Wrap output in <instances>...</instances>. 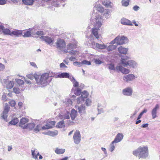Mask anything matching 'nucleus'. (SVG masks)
Returning <instances> with one entry per match:
<instances>
[{"mask_svg": "<svg viewBox=\"0 0 160 160\" xmlns=\"http://www.w3.org/2000/svg\"><path fill=\"white\" fill-rule=\"evenodd\" d=\"M133 154L139 158H146L148 154V150L147 146L141 147L138 148L133 152Z\"/></svg>", "mask_w": 160, "mask_h": 160, "instance_id": "1", "label": "nucleus"}, {"mask_svg": "<svg viewBox=\"0 0 160 160\" xmlns=\"http://www.w3.org/2000/svg\"><path fill=\"white\" fill-rule=\"evenodd\" d=\"M53 76V74L52 72L45 73L41 75L39 79L37 78V83L39 85L45 86L48 83L47 80L48 78Z\"/></svg>", "mask_w": 160, "mask_h": 160, "instance_id": "2", "label": "nucleus"}, {"mask_svg": "<svg viewBox=\"0 0 160 160\" xmlns=\"http://www.w3.org/2000/svg\"><path fill=\"white\" fill-rule=\"evenodd\" d=\"M56 47L59 49L64 53H66L68 52L65 49L66 43L63 39H58L56 42Z\"/></svg>", "mask_w": 160, "mask_h": 160, "instance_id": "3", "label": "nucleus"}, {"mask_svg": "<svg viewBox=\"0 0 160 160\" xmlns=\"http://www.w3.org/2000/svg\"><path fill=\"white\" fill-rule=\"evenodd\" d=\"M129 58V57L125 56L121 59V63L124 67H127L129 65L132 68L134 67L136 65V63L134 61L128 60L127 61Z\"/></svg>", "mask_w": 160, "mask_h": 160, "instance_id": "4", "label": "nucleus"}, {"mask_svg": "<svg viewBox=\"0 0 160 160\" xmlns=\"http://www.w3.org/2000/svg\"><path fill=\"white\" fill-rule=\"evenodd\" d=\"M128 42V38L123 36H118L112 41L113 44L116 43L117 45H120L126 43Z\"/></svg>", "mask_w": 160, "mask_h": 160, "instance_id": "5", "label": "nucleus"}, {"mask_svg": "<svg viewBox=\"0 0 160 160\" xmlns=\"http://www.w3.org/2000/svg\"><path fill=\"white\" fill-rule=\"evenodd\" d=\"M73 138L74 142L76 144L79 143L81 141V134L78 130H76L74 133Z\"/></svg>", "mask_w": 160, "mask_h": 160, "instance_id": "6", "label": "nucleus"}, {"mask_svg": "<svg viewBox=\"0 0 160 160\" xmlns=\"http://www.w3.org/2000/svg\"><path fill=\"white\" fill-rule=\"evenodd\" d=\"M56 122L53 121H49L47 124L42 127L43 130L49 129L54 127L55 124Z\"/></svg>", "mask_w": 160, "mask_h": 160, "instance_id": "7", "label": "nucleus"}, {"mask_svg": "<svg viewBox=\"0 0 160 160\" xmlns=\"http://www.w3.org/2000/svg\"><path fill=\"white\" fill-rule=\"evenodd\" d=\"M88 93L87 92L84 91L82 92L81 96L77 98V103L78 104L80 103V100L84 101V99L88 97Z\"/></svg>", "mask_w": 160, "mask_h": 160, "instance_id": "8", "label": "nucleus"}, {"mask_svg": "<svg viewBox=\"0 0 160 160\" xmlns=\"http://www.w3.org/2000/svg\"><path fill=\"white\" fill-rule=\"evenodd\" d=\"M40 38L42 41H44L48 44L53 43V39L48 36H41Z\"/></svg>", "mask_w": 160, "mask_h": 160, "instance_id": "9", "label": "nucleus"}, {"mask_svg": "<svg viewBox=\"0 0 160 160\" xmlns=\"http://www.w3.org/2000/svg\"><path fill=\"white\" fill-rule=\"evenodd\" d=\"M122 93L124 95L131 96L132 94V90L130 88H127L123 90Z\"/></svg>", "mask_w": 160, "mask_h": 160, "instance_id": "10", "label": "nucleus"}, {"mask_svg": "<svg viewBox=\"0 0 160 160\" xmlns=\"http://www.w3.org/2000/svg\"><path fill=\"white\" fill-rule=\"evenodd\" d=\"M0 32H2L4 35H10V30L8 28H5L3 25H0Z\"/></svg>", "mask_w": 160, "mask_h": 160, "instance_id": "11", "label": "nucleus"}, {"mask_svg": "<svg viewBox=\"0 0 160 160\" xmlns=\"http://www.w3.org/2000/svg\"><path fill=\"white\" fill-rule=\"evenodd\" d=\"M123 137L122 133H118L116 136L114 140L112 142V143H114L120 142L122 139Z\"/></svg>", "mask_w": 160, "mask_h": 160, "instance_id": "12", "label": "nucleus"}, {"mask_svg": "<svg viewBox=\"0 0 160 160\" xmlns=\"http://www.w3.org/2000/svg\"><path fill=\"white\" fill-rule=\"evenodd\" d=\"M28 122V120L25 118H22L20 122L19 126L23 128H25L26 124Z\"/></svg>", "mask_w": 160, "mask_h": 160, "instance_id": "13", "label": "nucleus"}, {"mask_svg": "<svg viewBox=\"0 0 160 160\" xmlns=\"http://www.w3.org/2000/svg\"><path fill=\"white\" fill-rule=\"evenodd\" d=\"M135 78V76L133 74H129L124 76L123 77V79L126 82L133 80Z\"/></svg>", "mask_w": 160, "mask_h": 160, "instance_id": "14", "label": "nucleus"}, {"mask_svg": "<svg viewBox=\"0 0 160 160\" xmlns=\"http://www.w3.org/2000/svg\"><path fill=\"white\" fill-rule=\"evenodd\" d=\"M117 68L121 72L124 74H128L130 72L129 69L125 68L122 66H119L117 67Z\"/></svg>", "mask_w": 160, "mask_h": 160, "instance_id": "15", "label": "nucleus"}, {"mask_svg": "<svg viewBox=\"0 0 160 160\" xmlns=\"http://www.w3.org/2000/svg\"><path fill=\"white\" fill-rule=\"evenodd\" d=\"M121 23L122 24L124 25L132 26V22L128 19L123 18L121 20Z\"/></svg>", "mask_w": 160, "mask_h": 160, "instance_id": "16", "label": "nucleus"}, {"mask_svg": "<svg viewBox=\"0 0 160 160\" xmlns=\"http://www.w3.org/2000/svg\"><path fill=\"white\" fill-rule=\"evenodd\" d=\"M22 31L18 30H15L14 31L11 32L10 35H14L16 37H18L22 35Z\"/></svg>", "mask_w": 160, "mask_h": 160, "instance_id": "17", "label": "nucleus"}, {"mask_svg": "<svg viewBox=\"0 0 160 160\" xmlns=\"http://www.w3.org/2000/svg\"><path fill=\"white\" fill-rule=\"evenodd\" d=\"M128 49L127 48H125L122 46H120L118 48V51L121 54H126L127 52Z\"/></svg>", "mask_w": 160, "mask_h": 160, "instance_id": "18", "label": "nucleus"}, {"mask_svg": "<svg viewBox=\"0 0 160 160\" xmlns=\"http://www.w3.org/2000/svg\"><path fill=\"white\" fill-rule=\"evenodd\" d=\"M159 108V105L157 104L155 107L152 109V118L154 119L157 117V110Z\"/></svg>", "mask_w": 160, "mask_h": 160, "instance_id": "19", "label": "nucleus"}, {"mask_svg": "<svg viewBox=\"0 0 160 160\" xmlns=\"http://www.w3.org/2000/svg\"><path fill=\"white\" fill-rule=\"evenodd\" d=\"M98 30L99 29L95 28H93L92 29V32L97 39H98L99 38Z\"/></svg>", "mask_w": 160, "mask_h": 160, "instance_id": "20", "label": "nucleus"}, {"mask_svg": "<svg viewBox=\"0 0 160 160\" xmlns=\"http://www.w3.org/2000/svg\"><path fill=\"white\" fill-rule=\"evenodd\" d=\"M77 47V45L75 43H69L67 46V48L66 50H67V51L69 50H72Z\"/></svg>", "mask_w": 160, "mask_h": 160, "instance_id": "21", "label": "nucleus"}, {"mask_svg": "<svg viewBox=\"0 0 160 160\" xmlns=\"http://www.w3.org/2000/svg\"><path fill=\"white\" fill-rule=\"evenodd\" d=\"M34 1V0H22L23 3L27 5H32Z\"/></svg>", "mask_w": 160, "mask_h": 160, "instance_id": "22", "label": "nucleus"}, {"mask_svg": "<svg viewBox=\"0 0 160 160\" xmlns=\"http://www.w3.org/2000/svg\"><path fill=\"white\" fill-rule=\"evenodd\" d=\"M70 116L71 119L72 120H74L77 116V111L74 109H72L71 112Z\"/></svg>", "mask_w": 160, "mask_h": 160, "instance_id": "23", "label": "nucleus"}, {"mask_svg": "<svg viewBox=\"0 0 160 160\" xmlns=\"http://www.w3.org/2000/svg\"><path fill=\"white\" fill-rule=\"evenodd\" d=\"M58 77L59 78H69V75L67 72H62L58 75Z\"/></svg>", "mask_w": 160, "mask_h": 160, "instance_id": "24", "label": "nucleus"}, {"mask_svg": "<svg viewBox=\"0 0 160 160\" xmlns=\"http://www.w3.org/2000/svg\"><path fill=\"white\" fill-rule=\"evenodd\" d=\"M65 150L64 149L57 148L55 150V152L58 154H60L63 153L65 152Z\"/></svg>", "mask_w": 160, "mask_h": 160, "instance_id": "25", "label": "nucleus"}, {"mask_svg": "<svg viewBox=\"0 0 160 160\" xmlns=\"http://www.w3.org/2000/svg\"><path fill=\"white\" fill-rule=\"evenodd\" d=\"M35 126V124L33 123H30L26 125L25 128H27L29 130H31L33 129Z\"/></svg>", "mask_w": 160, "mask_h": 160, "instance_id": "26", "label": "nucleus"}, {"mask_svg": "<svg viewBox=\"0 0 160 160\" xmlns=\"http://www.w3.org/2000/svg\"><path fill=\"white\" fill-rule=\"evenodd\" d=\"M103 5L106 8L112 7V3L111 2H108L107 1H104L102 3Z\"/></svg>", "mask_w": 160, "mask_h": 160, "instance_id": "27", "label": "nucleus"}, {"mask_svg": "<svg viewBox=\"0 0 160 160\" xmlns=\"http://www.w3.org/2000/svg\"><path fill=\"white\" fill-rule=\"evenodd\" d=\"M27 77L28 78L30 79H33L34 78H35L36 82H37L38 76H36L35 75H33L32 74H28L27 75Z\"/></svg>", "mask_w": 160, "mask_h": 160, "instance_id": "28", "label": "nucleus"}, {"mask_svg": "<svg viewBox=\"0 0 160 160\" xmlns=\"http://www.w3.org/2000/svg\"><path fill=\"white\" fill-rule=\"evenodd\" d=\"M116 48L117 46L116 45H112L108 46L107 48V49L108 51L110 52L116 49Z\"/></svg>", "mask_w": 160, "mask_h": 160, "instance_id": "29", "label": "nucleus"}, {"mask_svg": "<svg viewBox=\"0 0 160 160\" xmlns=\"http://www.w3.org/2000/svg\"><path fill=\"white\" fill-rule=\"evenodd\" d=\"M19 121L18 118H14L12 120L9 122V124L15 125Z\"/></svg>", "mask_w": 160, "mask_h": 160, "instance_id": "30", "label": "nucleus"}, {"mask_svg": "<svg viewBox=\"0 0 160 160\" xmlns=\"http://www.w3.org/2000/svg\"><path fill=\"white\" fill-rule=\"evenodd\" d=\"M96 47L100 49H104L106 48V46L104 44H101L98 43L96 44Z\"/></svg>", "mask_w": 160, "mask_h": 160, "instance_id": "31", "label": "nucleus"}, {"mask_svg": "<svg viewBox=\"0 0 160 160\" xmlns=\"http://www.w3.org/2000/svg\"><path fill=\"white\" fill-rule=\"evenodd\" d=\"M14 86V83L13 82L9 81L7 84L6 87L7 88L11 89Z\"/></svg>", "mask_w": 160, "mask_h": 160, "instance_id": "32", "label": "nucleus"}, {"mask_svg": "<svg viewBox=\"0 0 160 160\" xmlns=\"http://www.w3.org/2000/svg\"><path fill=\"white\" fill-rule=\"evenodd\" d=\"M31 36V32L29 30H27L24 32L23 37H28Z\"/></svg>", "mask_w": 160, "mask_h": 160, "instance_id": "33", "label": "nucleus"}, {"mask_svg": "<svg viewBox=\"0 0 160 160\" xmlns=\"http://www.w3.org/2000/svg\"><path fill=\"white\" fill-rule=\"evenodd\" d=\"M10 109V107L7 103L6 104L3 113L7 114Z\"/></svg>", "mask_w": 160, "mask_h": 160, "instance_id": "34", "label": "nucleus"}, {"mask_svg": "<svg viewBox=\"0 0 160 160\" xmlns=\"http://www.w3.org/2000/svg\"><path fill=\"white\" fill-rule=\"evenodd\" d=\"M102 25V23L100 21H97L96 23L94 24V28H97L98 29H99L101 27Z\"/></svg>", "mask_w": 160, "mask_h": 160, "instance_id": "35", "label": "nucleus"}, {"mask_svg": "<svg viewBox=\"0 0 160 160\" xmlns=\"http://www.w3.org/2000/svg\"><path fill=\"white\" fill-rule=\"evenodd\" d=\"M57 126L58 127L60 128L64 127L65 126L64 121L63 120H62L59 122Z\"/></svg>", "mask_w": 160, "mask_h": 160, "instance_id": "36", "label": "nucleus"}, {"mask_svg": "<svg viewBox=\"0 0 160 160\" xmlns=\"http://www.w3.org/2000/svg\"><path fill=\"white\" fill-rule=\"evenodd\" d=\"M130 0H122V5L124 6H127L129 4V2Z\"/></svg>", "mask_w": 160, "mask_h": 160, "instance_id": "37", "label": "nucleus"}, {"mask_svg": "<svg viewBox=\"0 0 160 160\" xmlns=\"http://www.w3.org/2000/svg\"><path fill=\"white\" fill-rule=\"evenodd\" d=\"M72 81L73 82V87L75 88H78L79 86L78 82L74 78H72Z\"/></svg>", "mask_w": 160, "mask_h": 160, "instance_id": "38", "label": "nucleus"}, {"mask_svg": "<svg viewBox=\"0 0 160 160\" xmlns=\"http://www.w3.org/2000/svg\"><path fill=\"white\" fill-rule=\"evenodd\" d=\"M74 93L77 96L80 95L81 93V90L78 88H77L74 91Z\"/></svg>", "mask_w": 160, "mask_h": 160, "instance_id": "39", "label": "nucleus"}, {"mask_svg": "<svg viewBox=\"0 0 160 160\" xmlns=\"http://www.w3.org/2000/svg\"><path fill=\"white\" fill-rule=\"evenodd\" d=\"M97 10L98 11L101 13H102L104 12V9L102 6H99L97 7Z\"/></svg>", "mask_w": 160, "mask_h": 160, "instance_id": "40", "label": "nucleus"}, {"mask_svg": "<svg viewBox=\"0 0 160 160\" xmlns=\"http://www.w3.org/2000/svg\"><path fill=\"white\" fill-rule=\"evenodd\" d=\"M78 112L80 113L82 112V111H84L85 109V108L84 106L82 105L78 107Z\"/></svg>", "mask_w": 160, "mask_h": 160, "instance_id": "41", "label": "nucleus"}, {"mask_svg": "<svg viewBox=\"0 0 160 160\" xmlns=\"http://www.w3.org/2000/svg\"><path fill=\"white\" fill-rule=\"evenodd\" d=\"M16 81L19 86L22 85L24 83L23 81L22 80L20 79H16Z\"/></svg>", "mask_w": 160, "mask_h": 160, "instance_id": "42", "label": "nucleus"}, {"mask_svg": "<svg viewBox=\"0 0 160 160\" xmlns=\"http://www.w3.org/2000/svg\"><path fill=\"white\" fill-rule=\"evenodd\" d=\"M9 104L11 107H14L16 103L15 101L14 100H11L9 102Z\"/></svg>", "mask_w": 160, "mask_h": 160, "instance_id": "43", "label": "nucleus"}, {"mask_svg": "<svg viewBox=\"0 0 160 160\" xmlns=\"http://www.w3.org/2000/svg\"><path fill=\"white\" fill-rule=\"evenodd\" d=\"M82 64H85L87 65H90L91 64V62L90 61H88L86 60H83L82 61Z\"/></svg>", "mask_w": 160, "mask_h": 160, "instance_id": "44", "label": "nucleus"}, {"mask_svg": "<svg viewBox=\"0 0 160 160\" xmlns=\"http://www.w3.org/2000/svg\"><path fill=\"white\" fill-rule=\"evenodd\" d=\"M13 92L16 94H18L20 93V90L19 89L17 88H14L13 89Z\"/></svg>", "mask_w": 160, "mask_h": 160, "instance_id": "45", "label": "nucleus"}, {"mask_svg": "<svg viewBox=\"0 0 160 160\" xmlns=\"http://www.w3.org/2000/svg\"><path fill=\"white\" fill-rule=\"evenodd\" d=\"M85 103L87 106H89L91 104V101L90 99H87L86 100Z\"/></svg>", "mask_w": 160, "mask_h": 160, "instance_id": "46", "label": "nucleus"}, {"mask_svg": "<svg viewBox=\"0 0 160 160\" xmlns=\"http://www.w3.org/2000/svg\"><path fill=\"white\" fill-rule=\"evenodd\" d=\"M73 64L74 65H75L76 66H77L78 67H80L82 66V62H79L76 61V62H74L73 63Z\"/></svg>", "mask_w": 160, "mask_h": 160, "instance_id": "47", "label": "nucleus"}, {"mask_svg": "<svg viewBox=\"0 0 160 160\" xmlns=\"http://www.w3.org/2000/svg\"><path fill=\"white\" fill-rule=\"evenodd\" d=\"M32 154L33 157L35 158H38V155H39V153H38V155L35 154V151H32Z\"/></svg>", "mask_w": 160, "mask_h": 160, "instance_id": "48", "label": "nucleus"}, {"mask_svg": "<svg viewBox=\"0 0 160 160\" xmlns=\"http://www.w3.org/2000/svg\"><path fill=\"white\" fill-rule=\"evenodd\" d=\"M108 68L109 69L111 70H113L114 69V66L113 64H109L108 66Z\"/></svg>", "mask_w": 160, "mask_h": 160, "instance_id": "49", "label": "nucleus"}, {"mask_svg": "<svg viewBox=\"0 0 160 160\" xmlns=\"http://www.w3.org/2000/svg\"><path fill=\"white\" fill-rule=\"evenodd\" d=\"M110 150L111 152L113 151L115 148V146L113 145V143H112V142L111 144V146L110 147Z\"/></svg>", "mask_w": 160, "mask_h": 160, "instance_id": "50", "label": "nucleus"}, {"mask_svg": "<svg viewBox=\"0 0 160 160\" xmlns=\"http://www.w3.org/2000/svg\"><path fill=\"white\" fill-rule=\"evenodd\" d=\"M36 34L38 35H42L44 34V33L42 31H38L36 33Z\"/></svg>", "mask_w": 160, "mask_h": 160, "instance_id": "51", "label": "nucleus"}, {"mask_svg": "<svg viewBox=\"0 0 160 160\" xmlns=\"http://www.w3.org/2000/svg\"><path fill=\"white\" fill-rule=\"evenodd\" d=\"M40 130V128L39 126L38 125L34 129V131L36 132H38Z\"/></svg>", "mask_w": 160, "mask_h": 160, "instance_id": "52", "label": "nucleus"}, {"mask_svg": "<svg viewBox=\"0 0 160 160\" xmlns=\"http://www.w3.org/2000/svg\"><path fill=\"white\" fill-rule=\"evenodd\" d=\"M95 62L96 64H100L102 63V62L99 59H96L95 60Z\"/></svg>", "mask_w": 160, "mask_h": 160, "instance_id": "53", "label": "nucleus"}, {"mask_svg": "<svg viewBox=\"0 0 160 160\" xmlns=\"http://www.w3.org/2000/svg\"><path fill=\"white\" fill-rule=\"evenodd\" d=\"M6 3L5 0H0V5H4Z\"/></svg>", "mask_w": 160, "mask_h": 160, "instance_id": "54", "label": "nucleus"}, {"mask_svg": "<svg viewBox=\"0 0 160 160\" xmlns=\"http://www.w3.org/2000/svg\"><path fill=\"white\" fill-rule=\"evenodd\" d=\"M4 68V65L2 63H0V71L3 70Z\"/></svg>", "mask_w": 160, "mask_h": 160, "instance_id": "55", "label": "nucleus"}, {"mask_svg": "<svg viewBox=\"0 0 160 160\" xmlns=\"http://www.w3.org/2000/svg\"><path fill=\"white\" fill-rule=\"evenodd\" d=\"M30 64L32 66L35 68H37L36 64L34 62H30Z\"/></svg>", "mask_w": 160, "mask_h": 160, "instance_id": "56", "label": "nucleus"}, {"mask_svg": "<svg viewBox=\"0 0 160 160\" xmlns=\"http://www.w3.org/2000/svg\"><path fill=\"white\" fill-rule=\"evenodd\" d=\"M133 9L135 11H137L139 9V7L137 6H135L133 7Z\"/></svg>", "mask_w": 160, "mask_h": 160, "instance_id": "57", "label": "nucleus"}, {"mask_svg": "<svg viewBox=\"0 0 160 160\" xmlns=\"http://www.w3.org/2000/svg\"><path fill=\"white\" fill-rule=\"evenodd\" d=\"M60 67L61 68L67 67V66L65 65V64L63 63H60Z\"/></svg>", "mask_w": 160, "mask_h": 160, "instance_id": "58", "label": "nucleus"}, {"mask_svg": "<svg viewBox=\"0 0 160 160\" xmlns=\"http://www.w3.org/2000/svg\"><path fill=\"white\" fill-rule=\"evenodd\" d=\"M7 114H3V115L2 116V118L4 119V120L6 119L7 117Z\"/></svg>", "mask_w": 160, "mask_h": 160, "instance_id": "59", "label": "nucleus"}, {"mask_svg": "<svg viewBox=\"0 0 160 160\" xmlns=\"http://www.w3.org/2000/svg\"><path fill=\"white\" fill-rule=\"evenodd\" d=\"M2 99L4 101H6L7 100L6 99V96L5 95H3L2 96Z\"/></svg>", "mask_w": 160, "mask_h": 160, "instance_id": "60", "label": "nucleus"}, {"mask_svg": "<svg viewBox=\"0 0 160 160\" xmlns=\"http://www.w3.org/2000/svg\"><path fill=\"white\" fill-rule=\"evenodd\" d=\"M76 51H74L73 50H72L71 51L69 52H68L70 54L75 55L76 54Z\"/></svg>", "mask_w": 160, "mask_h": 160, "instance_id": "61", "label": "nucleus"}, {"mask_svg": "<svg viewBox=\"0 0 160 160\" xmlns=\"http://www.w3.org/2000/svg\"><path fill=\"white\" fill-rule=\"evenodd\" d=\"M69 113H68V114L67 115H66V116H64V119H69L70 118V117L69 114H68Z\"/></svg>", "mask_w": 160, "mask_h": 160, "instance_id": "62", "label": "nucleus"}, {"mask_svg": "<svg viewBox=\"0 0 160 160\" xmlns=\"http://www.w3.org/2000/svg\"><path fill=\"white\" fill-rule=\"evenodd\" d=\"M148 123H146L145 124H143L142 125V128H146L148 127Z\"/></svg>", "mask_w": 160, "mask_h": 160, "instance_id": "63", "label": "nucleus"}, {"mask_svg": "<svg viewBox=\"0 0 160 160\" xmlns=\"http://www.w3.org/2000/svg\"><path fill=\"white\" fill-rule=\"evenodd\" d=\"M18 105L20 108H21L23 105V103L22 102H19L18 103Z\"/></svg>", "mask_w": 160, "mask_h": 160, "instance_id": "64", "label": "nucleus"}]
</instances>
